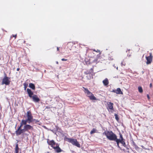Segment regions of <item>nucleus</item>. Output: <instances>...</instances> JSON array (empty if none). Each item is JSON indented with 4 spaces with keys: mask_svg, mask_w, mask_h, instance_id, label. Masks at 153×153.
<instances>
[{
    "mask_svg": "<svg viewBox=\"0 0 153 153\" xmlns=\"http://www.w3.org/2000/svg\"><path fill=\"white\" fill-rule=\"evenodd\" d=\"M106 137L107 138L110 140L114 141L116 142L117 138V136L112 131H106L103 133Z\"/></svg>",
    "mask_w": 153,
    "mask_h": 153,
    "instance_id": "obj_1",
    "label": "nucleus"
},
{
    "mask_svg": "<svg viewBox=\"0 0 153 153\" xmlns=\"http://www.w3.org/2000/svg\"><path fill=\"white\" fill-rule=\"evenodd\" d=\"M27 122L26 121H24V120H22L20 123L22 126L24 125V128L25 131H28L29 130H33V126L29 124H27Z\"/></svg>",
    "mask_w": 153,
    "mask_h": 153,
    "instance_id": "obj_2",
    "label": "nucleus"
},
{
    "mask_svg": "<svg viewBox=\"0 0 153 153\" xmlns=\"http://www.w3.org/2000/svg\"><path fill=\"white\" fill-rule=\"evenodd\" d=\"M119 135L120 137V139L117 140L116 141V143L118 147L121 149V147L119 146V143H121L124 147H126L127 146L125 142V140L123 137L122 135L120 133Z\"/></svg>",
    "mask_w": 153,
    "mask_h": 153,
    "instance_id": "obj_3",
    "label": "nucleus"
},
{
    "mask_svg": "<svg viewBox=\"0 0 153 153\" xmlns=\"http://www.w3.org/2000/svg\"><path fill=\"white\" fill-rule=\"evenodd\" d=\"M82 88L84 89V92L86 94V95L89 97L91 100H97L96 98L94 96V94L90 91L87 88L83 87Z\"/></svg>",
    "mask_w": 153,
    "mask_h": 153,
    "instance_id": "obj_4",
    "label": "nucleus"
},
{
    "mask_svg": "<svg viewBox=\"0 0 153 153\" xmlns=\"http://www.w3.org/2000/svg\"><path fill=\"white\" fill-rule=\"evenodd\" d=\"M66 140L68 142L71 143L73 145L79 148L80 147V145L77 141V140L72 138H67Z\"/></svg>",
    "mask_w": 153,
    "mask_h": 153,
    "instance_id": "obj_5",
    "label": "nucleus"
},
{
    "mask_svg": "<svg viewBox=\"0 0 153 153\" xmlns=\"http://www.w3.org/2000/svg\"><path fill=\"white\" fill-rule=\"evenodd\" d=\"M27 119L26 120H22L24 121H26L27 122V123L30 124V123H32L35 120L33 119V116L32 115L31 112L29 111L27 112Z\"/></svg>",
    "mask_w": 153,
    "mask_h": 153,
    "instance_id": "obj_6",
    "label": "nucleus"
},
{
    "mask_svg": "<svg viewBox=\"0 0 153 153\" xmlns=\"http://www.w3.org/2000/svg\"><path fill=\"white\" fill-rule=\"evenodd\" d=\"M10 77H8L7 76H5L2 79L1 85H3L5 84L6 85H9L10 82Z\"/></svg>",
    "mask_w": 153,
    "mask_h": 153,
    "instance_id": "obj_7",
    "label": "nucleus"
},
{
    "mask_svg": "<svg viewBox=\"0 0 153 153\" xmlns=\"http://www.w3.org/2000/svg\"><path fill=\"white\" fill-rule=\"evenodd\" d=\"M22 127L21 123H20V125L18 128L17 130H16L15 133L17 136H19L21 134L24 133L25 131L24 129H22L21 128Z\"/></svg>",
    "mask_w": 153,
    "mask_h": 153,
    "instance_id": "obj_8",
    "label": "nucleus"
},
{
    "mask_svg": "<svg viewBox=\"0 0 153 153\" xmlns=\"http://www.w3.org/2000/svg\"><path fill=\"white\" fill-rule=\"evenodd\" d=\"M146 58L147 61L146 63L148 65L150 64L152 62L153 56H152V53H149V56H146Z\"/></svg>",
    "mask_w": 153,
    "mask_h": 153,
    "instance_id": "obj_9",
    "label": "nucleus"
},
{
    "mask_svg": "<svg viewBox=\"0 0 153 153\" xmlns=\"http://www.w3.org/2000/svg\"><path fill=\"white\" fill-rule=\"evenodd\" d=\"M47 143L48 144L51 146L53 148L55 146H54L55 145H56V143L55 142L54 140H50L49 139L47 140Z\"/></svg>",
    "mask_w": 153,
    "mask_h": 153,
    "instance_id": "obj_10",
    "label": "nucleus"
},
{
    "mask_svg": "<svg viewBox=\"0 0 153 153\" xmlns=\"http://www.w3.org/2000/svg\"><path fill=\"white\" fill-rule=\"evenodd\" d=\"M55 149L56 152L57 153L61 152L62 151V150L59 147V145L58 144H56V146H54L53 148Z\"/></svg>",
    "mask_w": 153,
    "mask_h": 153,
    "instance_id": "obj_11",
    "label": "nucleus"
},
{
    "mask_svg": "<svg viewBox=\"0 0 153 153\" xmlns=\"http://www.w3.org/2000/svg\"><path fill=\"white\" fill-rule=\"evenodd\" d=\"M31 98H32L33 100L35 102H38L40 101L39 99L36 95H33Z\"/></svg>",
    "mask_w": 153,
    "mask_h": 153,
    "instance_id": "obj_12",
    "label": "nucleus"
},
{
    "mask_svg": "<svg viewBox=\"0 0 153 153\" xmlns=\"http://www.w3.org/2000/svg\"><path fill=\"white\" fill-rule=\"evenodd\" d=\"M102 83L105 86L108 87L109 82L108 79L107 78H106L103 80Z\"/></svg>",
    "mask_w": 153,
    "mask_h": 153,
    "instance_id": "obj_13",
    "label": "nucleus"
},
{
    "mask_svg": "<svg viewBox=\"0 0 153 153\" xmlns=\"http://www.w3.org/2000/svg\"><path fill=\"white\" fill-rule=\"evenodd\" d=\"M27 94L31 98L33 96V92L31 91V90L29 88H27Z\"/></svg>",
    "mask_w": 153,
    "mask_h": 153,
    "instance_id": "obj_14",
    "label": "nucleus"
},
{
    "mask_svg": "<svg viewBox=\"0 0 153 153\" xmlns=\"http://www.w3.org/2000/svg\"><path fill=\"white\" fill-rule=\"evenodd\" d=\"M107 105L108 108L111 110H113V104L111 102H109L107 103Z\"/></svg>",
    "mask_w": 153,
    "mask_h": 153,
    "instance_id": "obj_15",
    "label": "nucleus"
},
{
    "mask_svg": "<svg viewBox=\"0 0 153 153\" xmlns=\"http://www.w3.org/2000/svg\"><path fill=\"white\" fill-rule=\"evenodd\" d=\"M94 72V69L93 68H91L89 70H88L84 72V74H91L93 73Z\"/></svg>",
    "mask_w": 153,
    "mask_h": 153,
    "instance_id": "obj_16",
    "label": "nucleus"
},
{
    "mask_svg": "<svg viewBox=\"0 0 153 153\" xmlns=\"http://www.w3.org/2000/svg\"><path fill=\"white\" fill-rule=\"evenodd\" d=\"M117 94H123V92L121 91V89L120 88H118L116 90V93Z\"/></svg>",
    "mask_w": 153,
    "mask_h": 153,
    "instance_id": "obj_17",
    "label": "nucleus"
},
{
    "mask_svg": "<svg viewBox=\"0 0 153 153\" xmlns=\"http://www.w3.org/2000/svg\"><path fill=\"white\" fill-rule=\"evenodd\" d=\"M29 87L33 90H35V87L34 85L32 83H30L29 84Z\"/></svg>",
    "mask_w": 153,
    "mask_h": 153,
    "instance_id": "obj_18",
    "label": "nucleus"
},
{
    "mask_svg": "<svg viewBox=\"0 0 153 153\" xmlns=\"http://www.w3.org/2000/svg\"><path fill=\"white\" fill-rule=\"evenodd\" d=\"M19 148L18 147V144L16 143V145L15 148V152H19Z\"/></svg>",
    "mask_w": 153,
    "mask_h": 153,
    "instance_id": "obj_19",
    "label": "nucleus"
},
{
    "mask_svg": "<svg viewBox=\"0 0 153 153\" xmlns=\"http://www.w3.org/2000/svg\"><path fill=\"white\" fill-rule=\"evenodd\" d=\"M138 90L139 92L140 93H142L143 92V90L141 86H139L138 87Z\"/></svg>",
    "mask_w": 153,
    "mask_h": 153,
    "instance_id": "obj_20",
    "label": "nucleus"
},
{
    "mask_svg": "<svg viewBox=\"0 0 153 153\" xmlns=\"http://www.w3.org/2000/svg\"><path fill=\"white\" fill-rule=\"evenodd\" d=\"M96 131H97V130L95 128H94L91 131V132H90V134H93L96 133Z\"/></svg>",
    "mask_w": 153,
    "mask_h": 153,
    "instance_id": "obj_21",
    "label": "nucleus"
},
{
    "mask_svg": "<svg viewBox=\"0 0 153 153\" xmlns=\"http://www.w3.org/2000/svg\"><path fill=\"white\" fill-rule=\"evenodd\" d=\"M23 85L24 86V90H25L28 86V84L27 83L25 82L24 83Z\"/></svg>",
    "mask_w": 153,
    "mask_h": 153,
    "instance_id": "obj_22",
    "label": "nucleus"
},
{
    "mask_svg": "<svg viewBox=\"0 0 153 153\" xmlns=\"http://www.w3.org/2000/svg\"><path fill=\"white\" fill-rule=\"evenodd\" d=\"M114 116L115 117L116 120H117V121H118L119 120V118L118 117L117 114H114Z\"/></svg>",
    "mask_w": 153,
    "mask_h": 153,
    "instance_id": "obj_23",
    "label": "nucleus"
},
{
    "mask_svg": "<svg viewBox=\"0 0 153 153\" xmlns=\"http://www.w3.org/2000/svg\"><path fill=\"white\" fill-rule=\"evenodd\" d=\"M133 146L136 150H137L139 149L138 147L134 143H133Z\"/></svg>",
    "mask_w": 153,
    "mask_h": 153,
    "instance_id": "obj_24",
    "label": "nucleus"
},
{
    "mask_svg": "<svg viewBox=\"0 0 153 153\" xmlns=\"http://www.w3.org/2000/svg\"><path fill=\"white\" fill-rule=\"evenodd\" d=\"M14 37L15 39H16V37H17V35L16 34V35H13V34L11 36V37Z\"/></svg>",
    "mask_w": 153,
    "mask_h": 153,
    "instance_id": "obj_25",
    "label": "nucleus"
},
{
    "mask_svg": "<svg viewBox=\"0 0 153 153\" xmlns=\"http://www.w3.org/2000/svg\"><path fill=\"white\" fill-rule=\"evenodd\" d=\"M61 60L62 61H66L67 60V59H65L64 58H63V59H61Z\"/></svg>",
    "mask_w": 153,
    "mask_h": 153,
    "instance_id": "obj_26",
    "label": "nucleus"
},
{
    "mask_svg": "<svg viewBox=\"0 0 153 153\" xmlns=\"http://www.w3.org/2000/svg\"><path fill=\"white\" fill-rule=\"evenodd\" d=\"M147 98L148 99V100H149L150 99V97H149V94H147Z\"/></svg>",
    "mask_w": 153,
    "mask_h": 153,
    "instance_id": "obj_27",
    "label": "nucleus"
},
{
    "mask_svg": "<svg viewBox=\"0 0 153 153\" xmlns=\"http://www.w3.org/2000/svg\"><path fill=\"white\" fill-rule=\"evenodd\" d=\"M111 92L115 93H116V90L113 89L112 90V91H111Z\"/></svg>",
    "mask_w": 153,
    "mask_h": 153,
    "instance_id": "obj_28",
    "label": "nucleus"
},
{
    "mask_svg": "<svg viewBox=\"0 0 153 153\" xmlns=\"http://www.w3.org/2000/svg\"><path fill=\"white\" fill-rule=\"evenodd\" d=\"M152 84L151 83L150 84V88H152Z\"/></svg>",
    "mask_w": 153,
    "mask_h": 153,
    "instance_id": "obj_29",
    "label": "nucleus"
},
{
    "mask_svg": "<svg viewBox=\"0 0 153 153\" xmlns=\"http://www.w3.org/2000/svg\"><path fill=\"white\" fill-rule=\"evenodd\" d=\"M121 150H123V151L124 152H125L126 151L125 149H120Z\"/></svg>",
    "mask_w": 153,
    "mask_h": 153,
    "instance_id": "obj_30",
    "label": "nucleus"
},
{
    "mask_svg": "<svg viewBox=\"0 0 153 153\" xmlns=\"http://www.w3.org/2000/svg\"><path fill=\"white\" fill-rule=\"evenodd\" d=\"M57 51H59V48L58 47H57Z\"/></svg>",
    "mask_w": 153,
    "mask_h": 153,
    "instance_id": "obj_31",
    "label": "nucleus"
},
{
    "mask_svg": "<svg viewBox=\"0 0 153 153\" xmlns=\"http://www.w3.org/2000/svg\"><path fill=\"white\" fill-rule=\"evenodd\" d=\"M20 70V68H18L17 69V71H19Z\"/></svg>",
    "mask_w": 153,
    "mask_h": 153,
    "instance_id": "obj_32",
    "label": "nucleus"
},
{
    "mask_svg": "<svg viewBox=\"0 0 153 153\" xmlns=\"http://www.w3.org/2000/svg\"><path fill=\"white\" fill-rule=\"evenodd\" d=\"M94 62H97V59H95V60H94Z\"/></svg>",
    "mask_w": 153,
    "mask_h": 153,
    "instance_id": "obj_33",
    "label": "nucleus"
},
{
    "mask_svg": "<svg viewBox=\"0 0 153 153\" xmlns=\"http://www.w3.org/2000/svg\"><path fill=\"white\" fill-rule=\"evenodd\" d=\"M39 122V121L37 120H36V123H37V122Z\"/></svg>",
    "mask_w": 153,
    "mask_h": 153,
    "instance_id": "obj_34",
    "label": "nucleus"
},
{
    "mask_svg": "<svg viewBox=\"0 0 153 153\" xmlns=\"http://www.w3.org/2000/svg\"><path fill=\"white\" fill-rule=\"evenodd\" d=\"M19 152H15V153H18Z\"/></svg>",
    "mask_w": 153,
    "mask_h": 153,
    "instance_id": "obj_35",
    "label": "nucleus"
},
{
    "mask_svg": "<svg viewBox=\"0 0 153 153\" xmlns=\"http://www.w3.org/2000/svg\"><path fill=\"white\" fill-rule=\"evenodd\" d=\"M56 63L57 64H58V62H56Z\"/></svg>",
    "mask_w": 153,
    "mask_h": 153,
    "instance_id": "obj_36",
    "label": "nucleus"
},
{
    "mask_svg": "<svg viewBox=\"0 0 153 153\" xmlns=\"http://www.w3.org/2000/svg\"><path fill=\"white\" fill-rule=\"evenodd\" d=\"M47 153H49V152H47Z\"/></svg>",
    "mask_w": 153,
    "mask_h": 153,
    "instance_id": "obj_37",
    "label": "nucleus"
}]
</instances>
